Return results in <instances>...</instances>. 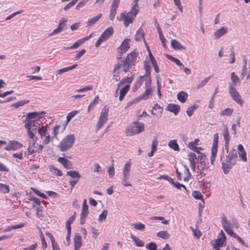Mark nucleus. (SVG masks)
I'll return each mask as SVG.
<instances>
[{"instance_id":"1","label":"nucleus","mask_w":250,"mask_h":250,"mask_svg":"<svg viewBox=\"0 0 250 250\" xmlns=\"http://www.w3.org/2000/svg\"><path fill=\"white\" fill-rule=\"evenodd\" d=\"M44 111L40 112H33L27 114L25 119L23 123L24 124V127L27 131L29 137L33 140V145L34 146L38 140V137L34 134V131H36L40 125L39 120L42 115L45 114Z\"/></svg>"},{"instance_id":"2","label":"nucleus","mask_w":250,"mask_h":250,"mask_svg":"<svg viewBox=\"0 0 250 250\" xmlns=\"http://www.w3.org/2000/svg\"><path fill=\"white\" fill-rule=\"evenodd\" d=\"M75 137L73 134L66 135L60 143L58 146L61 151H66L71 148L75 142Z\"/></svg>"},{"instance_id":"3","label":"nucleus","mask_w":250,"mask_h":250,"mask_svg":"<svg viewBox=\"0 0 250 250\" xmlns=\"http://www.w3.org/2000/svg\"><path fill=\"white\" fill-rule=\"evenodd\" d=\"M125 53V39L122 42L121 45L117 48V58L118 60L117 64V68H122L125 72V60L123 57Z\"/></svg>"},{"instance_id":"4","label":"nucleus","mask_w":250,"mask_h":250,"mask_svg":"<svg viewBox=\"0 0 250 250\" xmlns=\"http://www.w3.org/2000/svg\"><path fill=\"white\" fill-rule=\"evenodd\" d=\"M138 1L139 0H133V5L131 9L126 14V27L132 22L136 15L138 14L139 10V6L138 5Z\"/></svg>"},{"instance_id":"5","label":"nucleus","mask_w":250,"mask_h":250,"mask_svg":"<svg viewBox=\"0 0 250 250\" xmlns=\"http://www.w3.org/2000/svg\"><path fill=\"white\" fill-rule=\"evenodd\" d=\"M144 124L143 123L134 122L126 131V135H133L142 132L144 130Z\"/></svg>"},{"instance_id":"6","label":"nucleus","mask_w":250,"mask_h":250,"mask_svg":"<svg viewBox=\"0 0 250 250\" xmlns=\"http://www.w3.org/2000/svg\"><path fill=\"white\" fill-rule=\"evenodd\" d=\"M229 92L232 99L235 102L240 105L243 104V102L241 98V96L232 83H229Z\"/></svg>"},{"instance_id":"7","label":"nucleus","mask_w":250,"mask_h":250,"mask_svg":"<svg viewBox=\"0 0 250 250\" xmlns=\"http://www.w3.org/2000/svg\"><path fill=\"white\" fill-rule=\"evenodd\" d=\"M108 113V108L106 106H104L102 110L100 117L96 125L97 129H99L107 121Z\"/></svg>"},{"instance_id":"8","label":"nucleus","mask_w":250,"mask_h":250,"mask_svg":"<svg viewBox=\"0 0 250 250\" xmlns=\"http://www.w3.org/2000/svg\"><path fill=\"white\" fill-rule=\"evenodd\" d=\"M125 78H123L120 83L118 84L115 92V96L117 97L119 94V90H120V95L119 99L120 101L123 100L125 96Z\"/></svg>"},{"instance_id":"9","label":"nucleus","mask_w":250,"mask_h":250,"mask_svg":"<svg viewBox=\"0 0 250 250\" xmlns=\"http://www.w3.org/2000/svg\"><path fill=\"white\" fill-rule=\"evenodd\" d=\"M222 224L223 228L227 234L233 238H235L238 235L234 233L231 229H229L230 223L228 221L224 215L222 217Z\"/></svg>"},{"instance_id":"10","label":"nucleus","mask_w":250,"mask_h":250,"mask_svg":"<svg viewBox=\"0 0 250 250\" xmlns=\"http://www.w3.org/2000/svg\"><path fill=\"white\" fill-rule=\"evenodd\" d=\"M138 55V53L137 52V50L135 49L127 55L126 57V66L127 65V68H129L130 66H132L134 65V61L136 60Z\"/></svg>"},{"instance_id":"11","label":"nucleus","mask_w":250,"mask_h":250,"mask_svg":"<svg viewBox=\"0 0 250 250\" xmlns=\"http://www.w3.org/2000/svg\"><path fill=\"white\" fill-rule=\"evenodd\" d=\"M89 213L88 206L87 204V201L86 199H84L83 203V207L82 211L81 213V224L83 225L85 220V218Z\"/></svg>"},{"instance_id":"12","label":"nucleus","mask_w":250,"mask_h":250,"mask_svg":"<svg viewBox=\"0 0 250 250\" xmlns=\"http://www.w3.org/2000/svg\"><path fill=\"white\" fill-rule=\"evenodd\" d=\"M22 147V145L16 141H11L9 144L4 147V149L7 151L16 150Z\"/></svg>"},{"instance_id":"13","label":"nucleus","mask_w":250,"mask_h":250,"mask_svg":"<svg viewBox=\"0 0 250 250\" xmlns=\"http://www.w3.org/2000/svg\"><path fill=\"white\" fill-rule=\"evenodd\" d=\"M119 4V3H118V0H113L109 15V19L111 21H113L115 18Z\"/></svg>"},{"instance_id":"14","label":"nucleus","mask_w":250,"mask_h":250,"mask_svg":"<svg viewBox=\"0 0 250 250\" xmlns=\"http://www.w3.org/2000/svg\"><path fill=\"white\" fill-rule=\"evenodd\" d=\"M151 89H145V91L142 93L139 97L135 99L132 103H137L141 100H146L151 96Z\"/></svg>"},{"instance_id":"15","label":"nucleus","mask_w":250,"mask_h":250,"mask_svg":"<svg viewBox=\"0 0 250 250\" xmlns=\"http://www.w3.org/2000/svg\"><path fill=\"white\" fill-rule=\"evenodd\" d=\"M113 32V28L112 27H109L104 31L100 37L104 42L112 35Z\"/></svg>"},{"instance_id":"16","label":"nucleus","mask_w":250,"mask_h":250,"mask_svg":"<svg viewBox=\"0 0 250 250\" xmlns=\"http://www.w3.org/2000/svg\"><path fill=\"white\" fill-rule=\"evenodd\" d=\"M166 110L177 115L180 110V106L175 104H168L167 106Z\"/></svg>"},{"instance_id":"17","label":"nucleus","mask_w":250,"mask_h":250,"mask_svg":"<svg viewBox=\"0 0 250 250\" xmlns=\"http://www.w3.org/2000/svg\"><path fill=\"white\" fill-rule=\"evenodd\" d=\"M227 153L225 159L226 162H231L237 158V151L235 148H232Z\"/></svg>"},{"instance_id":"18","label":"nucleus","mask_w":250,"mask_h":250,"mask_svg":"<svg viewBox=\"0 0 250 250\" xmlns=\"http://www.w3.org/2000/svg\"><path fill=\"white\" fill-rule=\"evenodd\" d=\"M228 32V28L226 27L222 26L220 28L217 29L214 33V37L215 39H218L223 35L225 34Z\"/></svg>"},{"instance_id":"19","label":"nucleus","mask_w":250,"mask_h":250,"mask_svg":"<svg viewBox=\"0 0 250 250\" xmlns=\"http://www.w3.org/2000/svg\"><path fill=\"white\" fill-rule=\"evenodd\" d=\"M58 161L66 169H71L72 168V165L71 162L64 158L59 157L58 159Z\"/></svg>"},{"instance_id":"20","label":"nucleus","mask_w":250,"mask_h":250,"mask_svg":"<svg viewBox=\"0 0 250 250\" xmlns=\"http://www.w3.org/2000/svg\"><path fill=\"white\" fill-rule=\"evenodd\" d=\"M171 45L175 50H183L186 49V47L176 40H172L171 41Z\"/></svg>"},{"instance_id":"21","label":"nucleus","mask_w":250,"mask_h":250,"mask_svg":"<svg viewBox=\"0 0 250 250\" xmlns=\"http://www.w3.org/2000/svg\"><path fill=\"white\" fill-rule=\"evenodd\" d=\"M236 164L235 162L231 163V162H226L222 163V168L225 174L229 173V169Z\"/></svg>"},{"instance_id":"22","label":"nucleus","mask_w":250,"mask_h":250,"mask_svg":"<svg viewBox=\"0 0 250 250\" xmlns=\"http://www.w3.org/2000/svg\"><path fill=\"white\" fill-rule=\"evenodd\" d=\"M74 248L80 249L82 246V237L80 233H76L74 238Z\"/></svg>"},{"instance_id":"23","label":"nucleus","mask_w":250,"mask_h":250,"mask_svg":"<svg viewBox=\"0 0 250 250\" xmlns=\"http://www.w3.org/2000/svg\"><path fill=\"white\" fill-rule=\"evenodd\" d=\"M188 94L184 91H180L177 95V99L181 103H184L187 101Z\"/></svg>"},{"instance_id":"24","label":"nucleus","mask_w":250,"mask_h":250,"mask_svg":"<svg viewBox=\"0 0 250 250\" xmlns=\"http://www.w3.org/2000/svg\"><path fill=\"white\" fill-rule=\"evenodd\" d=\"M131 238L136 246L141 247L144 246V242L133 234H131Z\"/></svg>"},{"instance_id":"25","label":"nucleus","mask_w":250,"mask_h":250,"mask_svg":"<svg viewBox=\"0 0 250 250\" xmlns=\"http://www.w3.org/2000/svg\"><path fill=\"white\" fill-rule=\"evenodd\" d=\"M102 17V14H99L97 16L94 17L87 21V26H91L95 24L101 17Z\"/></svg>"},{"instance_id":"26","label":"nucleus","mask_w":250,"mask_h":250,"mask_svg":"<svg viewBox=\"0 0 250 250\" xmlns=\"http://www.w3.org/2000/svg\"><path fill=\"white\" fill-rule=\"evenodd\" d=\"M25 224L24 223H21L20 224L16 225H13V226H10L7 227L6 229H5L3 232H5L7 231H10L13 229H20L22 227H23L25 226Z\"/></svg>"},{"instance_id":"27","label":"nucleus","mask_w":250,"mask_h":250,"mask_svg":"<svg viewBox=\"0 0 250 250\" xmlns=\"http://www.w3.org/2000/svg\"><path fill=\"white\" fill-rule=\"evenodd\" d=\"M78 112V111L77 110H73L70 112H69L67 116H66V123L65 124V125H64L63 127L62 128V131H63L65 128V126L67 124V123L69 122L71 120V119L74 117L76 114Z\"/></svg>"},{"instance_id":"28","label":"nucleus","mask_w":250,"mask_h":250,"mask_svg":"<svg viewBox=\"0 0 250 250\" xmlns=\"http://www.w3.org/2000/svg\"><path fill=\"white\" fill-rule=\"evenodd\" d=\"M157 236L164 239H167L169 238L170 235L167 231L163 230L157 233Z\"/></svg>"},{"instance_id":"29","label":"nucleus","mask_w":250,"mask_h":250,"mask_svg":"<svg viewBox=\"0 0 250 250\" xmlns=\"http://www.w3.org/2000/svg\"><path fill=\"white\" fill-rule=\"evenodd\" d=\"M168 145L170 148L173 149L175 151H178L179 150V146L175 140L170 141L168 142Z\"/></svg>"},{"instance_id":"30","label":"nucleus","mask_w":250,"mask_h":250,"mask_svg":"<svg viewBox=\"0 0 250 250\" xmlns=\"http://www.w3.org/2000/svg\"><path fill=\"white\" fill-rule=\"evenodd\" d=\"M218 135L215 133L213 135V140L211 150H217L218 148Z\"/></svg>"},{"instance_id":"31","label":"nucleus","mask_w":250,"mask_h":250,"mask_svg":"<svg viewBox=\"0 0 250 250\" xmlns=\"http://www.w3.org/2000/svg\"><path fill=\"white\" fill-rule=\"evenodd\" d=\"M166 57L172 62H174L179 66H183V63L178 59L174 58L168 54L166 55Z\"/></svg>"},{"instance_id":"32","label":"nucleus","mask_w":250,"mask_h":250,"mask_svg":"<svg viewBox=\"0 0 250 250\" xmlns=\"http://www.w3.org/2000/svg\"><path fill=\"white\" fill-rule=\"evenodd\" d=\"M67 174L73 178L79 179L81 177L80 173L76 171L71 170L67 171Z\"/></svg>"},{"instance_id":"33","label":"nucleus","mask_w":250,"mask_h":250,"mask_svg":"<svg viewBox=\"0 0 250 250\" xmlns=\"http://www.w3.org/2000/svg\"><path fill=\"white\" fill-rule=\"evenodd\" d=\"M225 240H224L222 238H219L214 240V243H213V246L214 249H217L218 247L222 246Z\"/></svg>"},{"instance_id":"34","label":"nucleus","mask_w":250,"mask_h":250,"mask_svg":"<svg viewBox=\"0 0 250 250\" xmlns=\"http://www.w3.org/2000/svg\"><path fill=\"white\" fill-rule=\"evenodd\" d=\"M231 81L234 86H235L237 83H240L238 77L233 72L231 73Z\"/></svg>"},{"instance_id":"35","label":"nucleus","mask_w":250,"mask_h":250,"mask_svg":"<svg viewBox=\"0 0 250 250\" xmlns=\"http://www.w3.org/2000/svg\"><path fill=\"white\" fill-rule=\"evenodd\" d=\"M29 102V101L26 100L20 101L16 103L13 104L12 106L15 107L16 108H17L20 106H23L24 104H28Z\"/></svg>"},{"instance_id":"36","label":"nucleus","mask_w":250,"mask_h":250,"mask_svg":"<svg viewBox=\"0 0 250 250\" xmlns=\"http://www.w3.org/2000/svg\"><path fill=\"white\" fill-rule=\"evenodd\" d=\"M9 187L5 184L0 183V192L7 193L9 192Z\"/></svg>"},{"instance_id":"37","label":"nucleus","mask_w":250,"mask_h":250,"mask_svg":"<svg viewBox=\"0 0 250 250\" xmlns=\"http://www.w3.org/2000/svg\"><path fill=\"white\" fill-rule=\"evenodd\" d=\"M49 169L51 172L56 174L58 176H61L62 175V172L54 166H50L49 167Z\"/></svg>"},{"instance_id":"38","label":"nucleus","mask_w":250,"mask_h":250,"mask_svg":"<svg viewBox=\"0 0 250 250\" xmlns=\"http://www.w3.org/2000/svg\"><path fill=\"white\" fill-rule=\"evenodd\" d=\"M145 89H148L152 90L151 87V77H149V76L146 77V78H145Z\"/></svg>"},{"instance_id":"39","label":"nucleus","mask_w":250,"mask_h":250,"mask_svg":"<svg viewBox=\"0 0 250 250\" xmlns=\"http://www.w3.org/2000/svg\"><path fill=\"white\" fill-rule=\"evenodd\" d=\"M144 38V32L141 29H139L136 34L135 40L137 41H141Z\"/></svg>"},{"instance_id":"40","label":"nucleus","mask_w":250,"mask_h":250,"mask_svg":"<svg viewBox=\"0 0 250 250\" xmlns=\"http://www.w3.org/2000/svg\"><path fill=\"white\" fill-rule=\"evenodd\" d=\"M192 196L196 199L203 200V196L199 191H193Z\"/></svg>"},{"instance_id":"41","label":"nucleus","mask_w":250,"mask_h":250,"mask_svg":"<svg viewBox=\"0 0 250 250\" xmlns=\"http://www.w3.org/2000/svg\"><path fill=\"white\" fill-rule=\"evenodd\" d=\"M131 225L134 229L139 230H144L145 229V225L141 223L132 224Z\"/></svg>"},{"instance_id":"42","label":"nucleus","mask_w":250,"mask_h":250,"mask_svg":"<svg viewBox=\"0 0 250 250\" xmlns=\"http://www.w3.org/2000/svg\"><path fill=\"white\" fill-rule=\"evenodd\" d=\"M233 109L229 108H226L222 111L221 115L222 116H229L232 114Z\"/></svg>"},{"instance_id":"43","label":"nucleus","mask_w":250,"mask_h":250,"mask_svg":"<svg viewBox=\"0 0 250 250\" xmlns=\"http://www.w3.org/2000/svg\"><path fill=\"white\" fill-rule=\"evenodd\" d=\"M107 214V210H104L99 215L98 221L102 222L106 220V216Z\"/></svg>"},{"instance_id":"44","label":"nucleus","mask_w":250,"mask_h":250,"mask_svg":"<svg viewBox=\"0 0 250 250\" xmlns=\"http://www.w3.org/2000/svg\"><path fill=\"white\" fill-rule=\"evenodd\" d=\"M197 108V105L196 104H194L192 106L189 107L188 108L186 113L188 116H191L193 113V111L195 109Z\"/></svg>"},{"instance_id":"45","label":"nucleus","mask_w":250,"mask_h":250,"mask_svg":"<svg viewBox=\"0 0 250 250\" xmlns=\"http://www.w3.org/2000/svg\"><path fill=\"white\" fill-rule=\"evenodd\" d=\"M200 167L201 169L200 174L202 176H205V174L204 173V171L208 168V167L206 165L205 161L200 162Z\"/></svg>"},{"instance_id":"46","label":"nucleus","mask_w":250,"mask_h":250,"mask_svg":"<svg viewBox=\"0 0 250 250\" xmlns=\"http://www.w3.org/2000/svg\"><path fill=\"white\" fill-rule=\"evenodd\" d=\"M38 132L41 135V136H44L46 134L47 131V127L46 126H42V127H39Z\"/></svg>"},{"instance_id":"47","label":"nucleus","mask_w":250,"mask_h":250,"mask_svg":"<svg viewBox=\"0 0 250 250\" xmlns=\"http://www.w3.org/2000/svg\"><path fill=\"white\" fill-rule=\"evenodd\" d=\"M211 77V76H209L206 78L204 80L202 81L197 86V88L199 89L205 85Z\"/></svg>"},{"instance_id":"48","label":"nucleus","mask_w":250,"mask_h":250,"mask_svg":"<svg viewBox=\"0 0 250 250\" xmlns=\"http://www.w3.org/2000/svg\"><path fill=\"white\" fill-rule=\"evenodd\" d=\"M224 131L223 133V136L225 141H229V136L228 130V127L226 125H224Z\"/></svg>"},{"instance_id":"49","label":"nucleus","mask_w":250,"mask_h":250,"mask_svg":"<svg viewBox=\"0 0 250 250\" xmlns=\"http://www.w3.org/2000/svg\"><path fill=\"white\" fill-rule=\"evenodd\" d=\"M146 248L149 250H161V249L157 250V245L155 243L150 242L148 243L146 246Z\"/></svg>"},{"instance_id":"50","label":"nucleus","mask_w":250,"mask_h":250,"mask_svg":"<svg viewBox=\"0 0 250 250\" xmlns=\"http://www.w3.org/2000/svg\"><path fill=\"white\" fill-rule=\"evenodd\" d=\"M67 19L64 18H62L60 21H59V25H58V28H60V29L61 30H62V28L64 26V25H65V23L67 21Z\"/></svg>"},{"instance_id":"51","label":"nucleus","mask_w":250,"mask_h":250,"mask_svg":"<svg viewBox=\"0 0 250 250\" xmlns=\"http://www.w3.org/2000/svg\"><path fill=\"white\" fill-rule=\"evenodd\" d=\"M188 160L190 163L191 162H195V161L197 159V157L196 154L193 152H190L188 155Z\"/></svg>"},{"instance_id":"52","label":"nucleus","mask_w":250,"mask_h":250,"mask_svg":"<svg viewBox=\"0 0 250 250\" xmlns=\"http://www.w3.org/2000/svg\"><path fill=\"white\" fill-rule=\"evenodd\" d=\"M190 229L192 230L194 236L197 238H199L201 237L202 233L199 229H194L192 227H190Z\"/></svg>"},{"instance_id":"53","label":"nucleus","mask_w":250,"mask_h":250,"mask_svg":"<svg viewBox=\"0 0 250 250\" xmlns=\"http://www.w3.org/2000/svg\"><path fill=\"white\" fill-rule=\"evenodd\" d=\"M85 52L86 50L84 49L81 51H77V53L75 55V60L79 59Z\"/></svg>"},{"instance_id":"54","label":"nucleus","mask_w":250,"mask_h":250,"mask_svg":"<svg viewBox=\"0 0 250 250\" xmlns=\"http://www.w3.org/2000/svg\"><path fill=\"white\" fill-rule=\"evenodd\" d=\"M158 144V141L156 138H154L152 142L151 145V150L156 151L157 149V146Z\"/></svg>"},{"instance_id":"55","label":"nucleus","mask_w":250,"mask_h":250,"mask_svg":"<svg viewBox=\"0 0 250 250\" xmlns=\"http://www.w3.org/2000/svg\"><path fill=\"white\" fill-rule=\"evenodd\" d=\"M217 150H211V158H210V164L213 165L215 161V159L217 154Z\"/></svg>"},{"instance_id":"56","label":"nucleus","mask_w":250,"mask_h":250,"mask_svg":"<svg viewBox=\"0 0 250 250\" xmlns=\"http://www.w3.org/2000/svg\"><path fill=\"white\" fill-rule=\"evenodd\" d=\"M237 153L239 154V157L244 161L246 162L247 160L246 157V153L245 151H243L242 152H237Z\"/></svg>"},{"instance_id":"57","label":"nucleus","mask_w":250,"mask_h":250,"mask_svg":"<svg viewBox=\"0 0 250 250\" xmlns=\"http://www.w3.org/2000/svg\"><path fill=\"white\" fill-rule=\"evenodd\" d=\"M83 44V43L80 40H78L77 41L75 42H74L72 45H71V48L72 49L78 48L80 45Z\"/></svg>"},{"instance_id":"58","label":"nucleus","mask_w":250,"mask_h":250,"mask_svg":"<svg viewBox=\"0 0 250 250\" xmlns=\"http://www.w3.org/2000/svg\"><path fill=\"white\" fill-rule=\"evenodd\" d=\"M92 89H93L92 86H91H91H86L83 88L77 89V91L78 92H84V91H88V90H91Z\"/></svg>"},{"instance_id":"59","label":"nucleus","mask_w":250,"mask_h":250,"mask_svg":"<svg viewBox=\"0 0 250 250\" xmlns=\"http://www.w3.org/2000/svg\"><path fill=\"white\" fill-rule=\"evenodd\" d=\"M117 20L119 21H124V24L125 25V12L124 11L120 14L119 16H117Z\"/></svg>"},{"instance_id":"60","label":"nucleus","mask_w":250,"mask_h":250,"mask_svg":"<svg viewBox=\"0 0 250 250\" xmlns=\"http://www.w3.org/2000/svg\"><path fill=\"white\" fill-rule=\"evenodd\" d=\"M76 4V0H72L68 4H67L64 7L63 9L65 11L67 10L69 8H70L72 6Z\"/></svg>"},{"instance_id":"61","label":"nucleus","mask_w":250,"mask_h":250,"mask_svg":"<svg viewBox=\"0 0 250 250\" xmlns=\"http://www.w3.org/2000/svg\"><path fill=\"white\" fill-rule=\"evenodd\" d=\"M108 173L109 174V177L110 178H113L114 175V168L113 167H110L108 169Z\"/></svg>"},{"instance_id":"62","label":"nucleus","mask_w":250,"mask_h":250,"mask_svg":"<svg viewBox=\"0 0 250 250\" xmlns=\"http://www.w3.org/2000/svg\"><path fill=\"white\" fill-rule=\"evenodd\" d=\"M88 0H83L79 2L76 7V9H79L81 7H83L87 3Z\"/></svg>"},{"instance_id":"63","label":"nucleus","mask_w":250,"mask_h":250,"mask_svg":"<svg viewBox=\"0 0 250 250\" xmlns=\"http://www.w3.org/2000/svg\"><path fill=\"white\" fill-rule=\"evenodd\" d=\"M94 172L100 173L102 171V168L98 163L94 164Z\"/></svg>"},{"instance_id":"64","label":"nucleus","mask_w":250,"mask_h":250,"mask_svg":"<svg viewBox=\"0 0 250 250\" xmlns=\"http://www.w3.org/2000/svg\"><path fill=\"white\" fill-rule=\"evenodd\" d=\"M90 229L93 234V237L96 238L99 236V232L98 230L95 229L94 227H91Z\"/></svg>"}]
</instances>
